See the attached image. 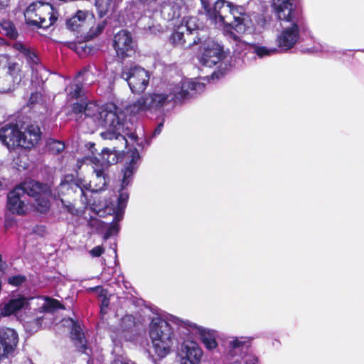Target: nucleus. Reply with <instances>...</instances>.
<instances>
[{"instance_id":"3","label":"nucleus","mask_w":364,"mask_h":364,"mask_svg":"<svg viewBox=\"0 0 364 364\" xmlns=\"http://www.w3.org/2000/svg\"><path fill=\"white\" fill-rule=\"evenodd\" d=\"M272 7L282 23H290L284 27L277 38L278 47L283 51H287L299 41L300 12L294 0H272Z\"/></svg>"},{"instance_id":"11","label":"nucleus","mask_w":364,"mask_h":364,"mask_svg":"<svg viewBox=\"0 0 364 364\" xmlns=\"http://www.w3.org/2000/svg\"><path fill=\"white\" fill-rule=\"evenodd\" d=\"M130 157V161L129 163L126 164L124 168L122 170L123 178L122 181V190L118 198V204L117 210H115L114 216L115 220L117 221L122 220L124 210L127 206V203L129 199V194L123 190L129 184L133 174L136 170V162L139 159V154L136 149L132 151Z\"/></svg>"},{"instance_id":"31","label":"nucleus","mask_w":364,"mask_h":364,"mask_svg":"<svg viewBox=\"0 0 364 364\" xmlns=\"http://www.w3.org/2000/svg\"><path fill=\"white\" fill-rule=\"evenodd\" d=\"M116 0H95V6L102 17L105 15L114 6Z\"/></svg>"},{"instance_id":"27","label":"nucleus","mask_w":364,"mask_h":364,"mask_svg":"<svg viewBox=\"0 0 364 364\" xmlns=\"http://www.w3.org/2000/svg\"><path fill=\"white\" fill-rule=\"evenodd\" d=\"M16 50H18L27 60L28 63L37 64L38 58L36 54L22 43H16L14 46Z\"/></svg>"},{"instance_id":"13","label":"nucleus","mask_w":364,"mask_h":364,"mask_svg":"<svg viewBox=\"0 0 364 364\" xmlns=\"http://www.w3.org/2000/svg\"><path fill=\"white\" fill-rule=\"evenodd\" d=\"M173 323L187 328L192 334L200 336L203 344L208 350L216 348L217 343L214 335L205 328L190 322L189 321H183L178 318H173Z\"/></svg>"},{"instance_id":"36","label":"nucleus","mask_w":364,"mask_h":364,"mask_svg":"<svg viewBox=\"0 0 364 364\" xmlns=\"http://www.w3.org/2000/svg\"><path fill=\"white\" fill-rule=\"evenodd\" d=\"M48 149L50 151H52L54 154H58L63 151L65 149V145L63 142L56 141V140H52L48 142Z\"/></svg>"},{"instance_id":"2","label":"nucleus","mask_w":364,"mask_h":364,"mask_svg":"<svg viewBox=\"0 0 364 364\" xmlns=\"http://www.w3.org/2000/svg\"><path fill=\"white\" fill-rule=\"evenodd\" d=\"M201 3L210 20L217 26L223 27L235 40L237 38L232 29L238 33H245L251 28V20L242 7L225 0H218L213 8H210L204 0H201Z\"/></svg>"},{"instance_id":"49","label":"nucleus","mask_w":364,"mask_h":364,"mask_svg":"<svg viewBox=\"0 0 364 364\" xmlns=\"http://www.w3.org/2000/svg\"><path fill=\"white\" fill-rule=\"evenodd\" d=\"M105 28V23H102L97 26V31L100 33Z\"/></svg>"},{"instance_id":"34","label":"nucleus","mask_w":364,"mask_h":364,"mask_svg":"<svg viewBox=\"0 0 364 364\" xmlns=\"http://www.w3.org/2000/svg\"><path fill=\"white\" fill-rule=\"evenodd\" d=\"M1 29L4 31L5 34L11 38H14L16 37L17 33L14 24L9 21H3L1 24Z\"/></svg>"},{"instance_id":"29","label":"nucleus","mask_w":364,"mask_h":364,"mask_svg":"<svg viewBox=\"0 0 364 364\" xmlns=\"http://www.w3.org/2000/svg\"><path fill=\"white\" fill-rule=\"evenodd\" d=\"M58 309H64V307L58 300L46 297L40 308V312L53 313Z\"/></svg>"},{"instance_id":"42","label":"nucleus","mask_w":364,"mask_h":364,"mask_svg":"<svg viewBox=\"0 0 364 364\" xmlns=\"http://www.w3.org/2000/svg\"><path fill=\"white\" fill-rule=\"evenodd\" d=\"M144 5L150 6L152 11L156 10V6H155L156 1L157 0H140Z\"/></svg>"},{"instance_id":"1","label":"nucleus","mask_w":364,"mask_h":364,"mask_svg":"<svg viewBox=\"0 0 364 364\" xmlns=\"http://www.w3.org/2000/svg\"><path fill=\"white\" fill-rule=\"evenodd\" d=\"M201 3L210 20L217 26L223 27L235 40L237 38L232 29L238 33H245L251 28V20L242 7L225 0H218L213 8H210L204 0H201Z\"/></svg>"},{"instance_id":"33","label":"nucleus","mask_w":364,"mask_h":364,"mask_svg":"<svg viewBox=\"0 0 364 364\" xmlns=\"http://www.w3.org/2000/svg\"><path fill=\"white\" fill-rule=\"evenodd\" d=\"M255 53L259 58H264L267 56L272 55L277 53V48H267L266 46H254Z\"/></svg>"},{"instance_id":"12","label":"nucleus","mask_w":364,"mask_h":364,"mask_svg":"<svg viewBox=\"0 0 364 364\" xmlns=\"http://www.w3.org/2000/svg\"><path fill=\"white\" fill-rule=\"evenodd\" d=\"M121 77L127 82L130 90L134 93L143 92L146 89L150 79L149 72L136 65L124 66Z\"/></svg>"},{"instance_id":"28","label":"nucleus","mask_w":364,"mask_h":364,"mask_svg":"<svg viewBox=\"0 0 364 364\" xmlns=\"http://www.w3.org/2000/svg\"><path fill=\"white\" fill-rule=\"evenodd\" d=\"M71 336L77 348L80 350L85 349L86 341L85 340L84 334L82 333L80 326L73 325L71 331Z\"/></svg>"},{"instance_id":"23","label":"nucleus","mask_w":364,"mask_h":364,"mask_svg":"<svg viewBox=\"0 0 364 364\" xmlns=\"http://www.w3.org/2000/svg\"><path fill=\"white\" fill-rule=\"evenodd\" d=\"M27 300L24 297H18L11 299L4 304L0 309V316H9L23 309L27 304Z\"/></svg>"},{"instance_id":"21","label":"nucleus","mask_w":364,"mask_h":364,"mask_svg":"<svg viewBox=\"0 0 364 364\" xmlns=\"http://www.w3.org/2000/svg\"><path fill=\"white\" fill-rule=\"evenodd\" d=\"M102 107H99L95 102L75 103L73 106V111L76 114H84L87 118H90L96 124V119Z\"/></svg>"},{"instance_id":"45","label":"nucleus","mask_w":364,"mask_h":364,"mask_svg":"<svg viewBox=\"0 0 364 364\" xmlns=\"http://www.w3.org/2000/svg\"><path fill=\"white\" fill-rule=\"evenodd\" d=\"M198 362L180 357V364H197Z\"/></svg>"},{"instance_id":"40","label":"nucleus","mask_w":364,"mask_h":364,"mask_svg":"<svg viewBox=\"0 0 364 364\" xmlns=\"http://www.w3.org/2000/svg\"><path fill=\"white\" fill-rule=\"evenodd\" d=\"M119 227L117 224H114L107 230L105 235V239L109 238L110 236L118 232Z\"/></svg>"},{"instance_id":"51","label":"nucleus","mask_w":364,"mask_h":364,"mask_svg":"<svg viewBox=\"0 0 364 364\" xmlns=\"http://www.w3.org/2000/svg\"><path fill=\"white\" fill-rule=\"evenodd\" d=\"M129 138H130L131 139H132V140H136L137 137H136V135H134V134H130V135H129Z\"/></svg>"},{"instance_id":"26","label":"nucleus","mask_w":364,"mask_h":364,"mask_svg":"<svg viewBox=\"0 0 364 364\" xmlns=\"http://www.w3.org/2000/svg\"><path fill=\"white\" fill-rule=\"evenodd\" d=\"M146 111H149V107L144 96L140 97L126 107V112L130 114H136Z\"/></svg>"},{"instance_id":"4","label":"nucleus","mask_w":364,"mask_h":364,"mask_svg":"<svg viewBox=\"0 0 364 364\" xmlns=\"http://www.w3.org/2000/svg\"><path fill=\"white\" fill-rule=\"evenodd\" d=\"M95 178L89 183L84 178H77L74 179L72 175L65 176L58 186L59 194L65 195L74 193L79 195L82 208H85L90 204L87 191H100L106 184L104 171L102 169H95Z\"/></svg>"},{"instance_id":"19","label":"nucleus","mask_w":364,"mask_h":364,"mask_svg":"<svg viewBox=\"0 0 364 364\" xmlns=\"http://www.w3.org/2000/svg\"><path fill=\"white\" fill-rule=\"evenodd\" d=\"M41 137V132L38 126L31 124L21 132V146L30 149L36 145Z\"/></svg>"},{"instance_id":"8","label":"nucleus","mask_w":364,"mask_h":364,"mask_svg":"<svg viewBox=\"0 0 364 364\" xmlns=\"http://www.w3.org/2000/svg\"><path fill=\"white\" fill-rule=\"evenodd\" d=\"M41 184L29 179L16 186L8 194L7 207L9 211L17 215H24L30 210L27 196H35L41 190Z\"/></svg>"},{"instance_id":"9","label":"nucleus","mask_w":364,"mask_h":364,"mask_svg":"<svg viewBox=\"0 0 364 364\" xmlns=\"http://www.w3.org/2000/svg\"><path fill=\"white\" fill-rule=\"evenodd\" d=\"M24 16L28 24L43 28L50 27L58 18L53 6L43 1L31 4L25 11Z\"/></svg>"},{"instance_id":"32","label":"nucleus","mask_w":364,"mask_h":364,"mask_svg":"<svg viewBox=\"0 0 364 364\" xmlns=\"http://www.w3.org/2000/svg\"><path fill=\"white\" fill-rule=\"evenodd\" d=\"M88 16L89 13L87 11H78L76 14L68 21V24L74 29L75 27L80 26V23L83 22Z\"/></svg>"},{"instance_id":"10","label":"nucleus","mask_w":364,"mask_h":364,"mask_svg":"<svg viewBox=\"0 0 364 364\" xmlns=\"http://www.w3.org/2000/svg\"><path fill=\"white\" fill-rule=\"evenodd\" d=\"M198 19L194 16L184 17L181 23L176 26L172 34L171 40L176 46L190 47L198 43L192 36L198 30Z\"/></svg>"},{"instance_id":"20","label":"nucleus","mask_w":364,"mask_h":364,"mask_svg":"<svg viewBox=\"0 0 364 364\" xmlns=\"http://www.w3.org/2000/svg\"><path fill=\"white\" fill-rule=\"evenodd\" d=\"M183 6V0H167L163 2L161 13L164 18L170 21L180 16Z\"/></svg>"},{"instance_id":"43","label":"nucleus","mask_w":364,"mask_h":364,"mask_svg":"<svg viewBox=\"0 0 364 364\" xmlns=\"http://www.w3.org/2000/svg\"><path fill=\"white\" fill-rule=\"evenodd\" d=\"M122 323H128V324L127 326H125L124 328H129L133 323V320H132V316L127 315L124 317H123V318L122 319Z\"/></svg>"},{"instance_id":"41","label":"nucleus","mask_w":364,"mask_h":364,"mask_svg":"<svg viewBox=\"0 0 364 364\" xmlns=\"http://www.w3.org/2000/svg\"><path fill=\"white\" fill-rule=\"evenodd\" d=\"M90 252L93 257H99L104 252V249L102 246H97L92 249Z\"/></svg>"},{"instance_id":"47","label":"nucleus","mask_w":364,"mask_h":364,"mask_svg":"<svg viewBox=\"0 0 364 364\" xmlns=\"http://www.w3.org/2000/svg\"><path fill=\"white\" fill-rule=\"evenodd\" d=\"M9 5V0H0V11L6 9Z\"/></svg>"},{"instance_id":"14","label":"nucleus","mask_w":364,"mask_h":364,"mask_svg":"<svg viewBox=\"0 0 364 364\" xmlns=\"http://www.w3.org/2000/svg\"><path fill=\"white\" fill-rule=\"evenodd\" d=\"M18 334L10 328H0V360L13 354L18 343Z\"/></svg>"},{"instance_id":"25","label":"nucleus","mask_w":364,"mask_h":364,"mask_svg":"<svg viewBox=\"0 0 364 364\" xmlns=\"http://www.w3.org/2000/svg\"><path fill=\"white\" fill-rule=\"evenodd\" d=\"M82 73H79L77 77L75 79L73 83L70 84L66 87L68 97L70 100L77 98L81 96L82 93V85L79 78Z\"/></svg>"},{"instance_id":"6","label":"nucleus","mask_w":364,"mask_h":364,"mask_svg":"<svg viewBox=\"0 0 364 364\" xmlns=\"http://www.w3.org/2000/svg\"><path fill=\"white\" fill-rule=\"evenodd\" d=\"M200 87V85L199 83L187 80L177 85H171L164 92H154L146 95L144 97L149 107V111H156L171 102H179L186 97L190 90H197L198 87Z\"/></svg>"},{"instance_id":"50","label":"nucleus","mask_w":364,"mask_h":364,"mask_svg":"<svg viewBox=\"0 0 364 364\" xmlns=\"http://www.w3.org/2000/svg\"><path fill=\"white\" fill-rule=\"evenodd\" d=\"M114 364H118V361H115ZM121 364H135L134 362L129 360L127 362H122Z\"/></svg>"},{"instance_id":"15","label":"nucleus","mask_w":364,"mask_h":364,"mask_svg":"<svg viewBox=\"0 0 364 364\" xmlns=\"http://www.w3.org/2000/svg\"><path fill=\"white\" fill-rule=\"evenodd\" d=\"M223 55L222 47L213 41H208L204 43L200 60L203 65L212 67L220 62Z\"/></svg>"},{"instance_id":"17","label":"nucleus","mask_w":364,"mask_h":364,"mask_svg":"<svg viewBox=\"0 0 364 364\" xmlns=\"http://www.w3.org/2000/svg\"><path fill=\"white\" fill-rule=\"evenodd\" d=\"M0 141L8 149L21 146V131L16 125H6L0 129Z\"/></svg>"},{"instance_id":"16","label":"nucleus","mask_w":364,"mask_h":364,"mask_svg":"<svg viewBox=\"0 0 364 364\" xmlns=\"http://www.w3.org/2000/svg\"><path fill=\"white\" fill-rule=\"evenodd\" d=\"M114 47L118 57L124 58L134 51L132 38L127 31H120L114 38Z\"/></svg>"},{"instance_id":"44","label":"nucleus","mask_w":364,"mask_h":364,"mask_svg":"<svg viewBox=\"0 0 364 364\" xmlns=\"http://www.w3.org/2000/svg\"><path fill=\"white\" fill-rule=\"evenodd\" d=\"M41 95L39 93H33L29 99L30 104H34L41 100Z\"/></svg>"},{"instance_id":"35","label":"nucleus","mask_w":364,"mask_h":364,"mask_svg":"<svg viewBox=\"0 0 364 364\" xmlns=\"http://www.w3.org/2000/svg\"><path fill=\"white\" fill-rule=\"evenodd\" d=\"M117 148H119V146H114V154L111 153L108 149L103 150L102 158L104 162H106L107 164H114L117 161Z\"/></svg>"},{"instance_id":"30","label":"nucleus","mask_w":364,"mask_h":364,"mask_svg":"<svg viewBox=\"0 0 364 364\" xmlns=\"http://www.w3.org/2000/svg\"><path fill=\"white\" fill-rule=\"evenodd\" d=\"M229 347L232 354L243 351L247 348V340L246 338H236L230 341Z\"/></svg>"},{"instance_id":"5","label":"nucleus","mask_w":364,"mask_h":364,"mask_svg":"<svg viewBox=\"0 0 364 364\" xmlns=\"http://www.w3.org/2000/svg\"><path fill=\"white\" fill-rule=\"evenodd\" d=\"M149 334L154 353L159 358H164L172 352L175 338L168 321L154 318L149 325Z\"/></svg>"},{"instance_id":"39","label":"nucleus","mask_w":364,"mask_h":364,"mask_svg":"<svg viewBox=\"0 0 364 364\" xmlns=\"http://www.w3.org/2000/svg\"><path fill=\"white\" fill-rule=\"evenodd\" d=\"M25 279V277L22 275L13 276L9 278V283L14 286H18L24 282Z\"/></svg>"},{"instance_id":"7","label":"nucleus","mask_w":364,"mask_h":364,"mask_svg":"<svg viewBox=\"0 0 364 364\" xmlns=\"http://www.w3.org/2000/svg\"><path fill=\"white\" fill-rule=\"evenodd\" d=\"M96 126L105 128L106 132L100 134L105 139H115L121 143L122 146H127L128 141L120 132L123 129L121 116L119 109L114 104L106 105L102 107L99 117L96 119Z\"/></svg>"},{"instance_id":"37","label":"nucleus","mask_w":364,"mask_h":364,"mask_svg":"<svg viewBox=\"0 0 364 364\" xmlns=\"http://www.w3.org/2000/svg\"><path fill=\"white\" fill-rule=\"evenodd\" d=\"M42 319H43V317L38 316L33 321L28 322V328H29V330L31 331H38L41 326Z\"/></svg>"},{"instance_id":"18","label":"nucleus","mask_w":364,"mask_h":364,"mask_svg":"<svg viewBox=\"0 0 364 364\" xmlns=\"http://www.w3.org/2000/svg\"><path fill=\"white\" fill-rule=\"evenodd\" d=\"M9 75L4 77H0V92H7L14 88L15 84H18L22 78L18 64L13 63L9 67Z\"/></svg>"},{"instance_id":"38","label":"nucleus","mask_w":364,"mask_h":364,"mask_svg":"<svg viewBox=\"0 0 364 364\" xmlns=\"http://www.w3.org/2000/svg\"><path fill=\"white\" fill-rule=\"evenodd\" d=\"M62 204L63 206L67 209V210L70 213L73 215H77L79 213V210L77 208L75 207V205H73L70 202H68L65 200L64 199H60Z\"/></svg>"},{"instance_id":"48","label":"nucleus","mask_w":364,"mask_h":364,"mask_svg":"<svg viewBox=\"0 0 364 364\" xmlns=\"http://www.w3.org/2000/svg\"><path fill=\"white\" fill-rule=\"evenodd\" d=\"M162 127H163V124L160 123L159 124V126L157 127V128L154 131V135L160 134V132H161Z\"/></svg>"},{"instance_id":"22","label":"nucleus","mask_w":364,"mask_h":364,"mask_svg":"<svg viewBox=\"0 0 364 364\" xmlns=\"http://www.w3.org/2000/svg\"><path fill=\"white\" fill-rule=\"evenodd\" d=\"M203 355V350L199 346L191 341H184L180 348L179 356L200 362Z\"/></svg>"},{"instance_id":"46","label":"nucleus","mask_w":364,"mask_h":364,"mask_svg":"<svg viewBox=\"0 0 364 364\" xmlns=\"http://www.w3.org/2000/svg\"><path fill=\"white\" fill-rule=\"evenodd\" d=\"M109 306V299L106 297L103 298L101 302V311L103 312L105 308L108 307Z\"/></svg>"},{"instance_id":"24","label":"nucleus","mask_w":364,"mask_h":364,"mask_svg":"<svg viewBox=\"0 0 364 364\" xmlns=\"http://www.w3.org/2000/svg\"><path fill=\"white\" fill-rule=\"evenodd\" d=\"M31 196L34 198V200L30 201V204H32L37 211L46 213L49 209L50 202L48 198V193L44 189L42 184L39 192L36 193L35 196Z\"/></svg>"}]
</instances>
